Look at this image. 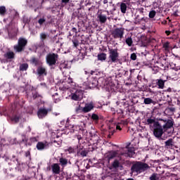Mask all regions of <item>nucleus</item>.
<instances>
[{
	"label": "nucleus",
	"instance_id": "nucleus-50",
	"mask_svg": "<svg viewBox=\"0 0 180 180\" xmlns=\"http://www.w3.org/2000/svg\"><path fill=\"white\" fill-rule=\"evenodd\" d=\"M114 133H115V131H111V134H108V137L109 139H110V136H113V134H114Z\"/></svg>",
	"mask_w": 180,
	"mask_h": 180
},
{
	"label": "nucleus",
	"instance_id": "nucleus-32",
	"mask_svg": "<svg viewBox=\"0 0 180 180\" xmlns=\"http://www.w3.org/2000/svg\"><path fill=\"white\" fill-rule=\"evenodd\" d=\"M30 141L31 143H26V146H32V143H37V141H39L37 137H32L30 139Z\"/></svg>",
	"mask_w": 180,
	"mask_h": 180
},
{
	"label": "nucleus",
	"instance_id": "nucleus-60",
	"mask_svg": "<svg viewBox=\"0 0 180 180\" xmlns=\"http://www.w3.org/2000/svg\"><path fill=\"white\" fill-rule=\"evenodd\" d=\"M103 4H108V0H103Z\"/></svg>",
	"mask_w": 180,
	"mask_h": 180
},
{
	"label": "nucleus",
	"instance_id": "nucleus-8",
	"mask_svg": "<svg viewBox=\"0 0 180 180\" xmlns=\"http://www.w3.org/2000/svg\"><path fill=\"white\" fill-rule=\"evenodd\" d=\"M94 108H95L94 103H86L84 107L79 105V107L76 108V112H84V113H88V112L93 110Z\"/></svg>",
	"mask_w": 180,
	"mask_h": 180
},
{
	"label": "nucleus",
	"instance_id": "nucleus-26",
	"mask_svg": "<svg viewBox=\"0 0 180 180\" xmlns=\"http://www.w3.org/2000/svg\"><path fill=\"white\" fill-rule=\"evenodd\" d=\"M125 43L129 46V47H131L133 46V39L131 37H129L125 39Z\"/></svg>",
	"mask_w": 180,
	"mask_h": 180
},
{
	"label": "nucleus",
	"instance_id": "nucleus-46",
	"mask_svg": "<svg viewBox=\"0 0 180 180\" xmlns=\"http://www.w3.org/2000/svg\"><path fill=\"white\" fill-rule=\"evenodd\" d=\"M148 20V18H146V17H143L141 19H139V22H147Z\"/></svg>",
	"mask_w": 180,
	"mask_h": 180
},
{
	"label": "nucleus",
	"instance_id": "nucleus-47",
	"mask_svg": "<svg viewBox=\"0 0 180 180\" xmlns=\"http://www.w3.org/2000/svg\"><path fill=\"white\" fill-rule=\"evenodd\" d=\"M0 113H5V112H6V108L5 107H1L0 108Z\"/></svg>",
	"mask_w": 180,
	"mask_h": 180
},
{
	"label": "nucleus",
	"instance_id": "nucleus-31",
	"mask_svg": "<svg viewBox=\"0 0 180 180\" xmlns=\"http://www.w3.org/2000/svg\"><path fill=\"white\" fill-rule=\"evenodd\" d=\"M162 47L163 49H165V51H169V49H171V47L169 46V42L167 41L164 43L162 44Z\"/></svg>",
	"mask_w": 180,
	"mask_h": 180
},
{
	"label": "nucleus",
	"instance_id": "nucleus-17",
	"mask_svg": "<svg viewBox=\"0 0 180 180\" xmlns=\"http://www.w3.org/2000/svg\"><path fill=\"white\" fill-rule=\"evenodd\" d=\"M89 151L84 148H79L77 152V157H86L88 155Z\"/></svg>",
	"mask_w": 180,
	"mask_h": 180
},
{
	"label": "nucleus",
	"instance_id": "nucleus-54",
	"mask_svg": "<svg viewBox=\"0 0 180 180\" xmlns=\"http://www.w3.org/2000/svg\"><path fill=\"white\" fill-rule=\"evenodd\" d=\"M169 110H170V112H175V108H170Z\"/></svg>",
	"mask_w": 180,
	"mask_h": 180
},
{
	"label": "nucleus",
	"instance_id": "nucleus-36",
	"mask_svg": "<svg viewBox=\"0 0 180 180\" xmlns=\"http://www.w3.org/2000/svg\"><path fill=\"white\" fill-rule=\"evenodd\" d=\"M70 3V0H61L60 8H64L67 4Z\"/></svg>",
	"mask_w": 180,
	"mask_h": 180
},
{
	"label": "nucleus",
	"instance_id": "nucleus-63",
	"mask_svg": "<svg viewBox=\"0 0 180 180\" xmlns=\"http://www.w3.org/2000/svg\"><path fill=\"white\" fill-rule=\"evenodd\" d=\"M29 130H30V131H31V130H32V129H30V127H29Z\"/></svg>",
	"mask_w": 180,
	"mask_h": 180
},
{
	"label": "nucleus",
	"instance_id": "nucleus-48",
	"mask_svg": "<svg viewBox=\"0 0 180 180\" xmlns=\"http://www.w3.org/2000/svg\"><path fill=\"white\" fill-rule=\"evenodd\" d=\"M68 151L69 154H72V153H74V148L70 147V148L68 149Z\"/></svg>",
	"mask_w": 180,
	"mask_h": 180
},
{
	"label": "nucleus",
	"instance_id": "nucleus-37",
	"mask_svg": "<svg viewBox=\"0 0 180 180\" xmlns=\"http://www.w3.org/2000/svg\"><path fill=\"white\" fill-rule=\"evenodd\" d=\"M156 12L155 11H151L149 12V18L150 19H153V18H155V15H156Z\"/></svg>",
	"mask_w": 180,
	"mask_h": 180
},
{
	"label": "nucleus",
	"instance_id": "nucleus-19",
	"mask_svg": "<svg viewBox=\"0 0 180 180\" xmlns=\"http://www.w3.org/2000/svg\"><path fill=\"white\" fill-rule=\"evenodd\" d=\"M10 119L13 123H18L20 120V116L18 115H13L10 117Z\"/></svg>",
	"mask_w": 180,
	"mask_h": 180
},
{
	"label": "nucleus",
	"instance_id": "nucleus-4",
	"mask_svg": "<svg viewBox=\"0 0 180 180\" xmlns=\"http://www.w3.org/2000/svg\"><path fill=\"white\" fill-rule=\"evenodd\" d=\"M120 53L117 48L113 49L108 46V63L112 64V63H118Z\"/></svg>",
	"mask_w": 180,
	"mask_h": 180
},
{
	"label": "nucleus",
	"instance_id": "nucleus-41",
	"mask_svg": "<svg viewBox=\"0 0 180 180\" xmlns=\"http://www.w3.org/2000/svg\"><path fill=\"white\" fill-rule=\"evenodd\" d=\"M130 58L131 60H132V61H136V60H137V55L136 54V53H131Z\"/></svg>",
	"mask_w": 180,
	"mask_h": 180
},
{
	"label": "nucleus",
	"instance_id": "nucleus-6",
	"mask_svg": "<svg viewBox=\"0 0 180 180\" xmlns=\"http://www.w3.org/2000/svg\"><path fill=\"white\" fill-rule=\"evenodd\" d=\"M111 35L113 39H120V40H122V39H123V36H124V28H115L111 31Z\"/></svg>",
	"mask_w": 180,
	"mask_h": 180
},
{
	"label": "nucleus",
	"instance_id": "nucleus-15",
	"mask_svg": "<svg viewBox=\"0 0 180 180\" xmlns=\"http://www.w3.org/2000/svg\"><path fill=\"white\" fill-rule=\"evenodd\" d=\"M15 56V52L12 51H7L4 54V57L6 58V60H14Z\"/></svg>",
	"mask_w": 180,
	"mask_h": 180
},
{
	"label": "nucleus",
	"instance_id": "nucleus-10",
	"mask_svg": "<svg viewBox=\"0 0 180 180\" xmlns=\"http://www.w3.org/2000/svg\"><path fill=\"white\" fill-rule=\"evenodd\" d=\"M37 75L38 77H47V68L42 65L38 66L37 68Z\"/></svg>",
	"mask_w": 180,
	"mask_h": 180
},
{
	"label": "nucleus",
	"instance_id": "nucleus-21",
	"mask_svg": "<svg viewBox=\"0 0 180 180\" xmlns=\"http://www.w3.org/2000/svg\"><path fill=\"white\" fill-rule=\"evenodd\" d=\"M97 58L98 61H105L106 60V53H98L97 56Z\"/></svg>",
	"mask_w": 180,
	"mask_h": 180
},
{
	"label": "nucleus",
	"instance_id": "nucleus-61",
	"mask_svg": "<svg viewBox=\"0 0 180 180\" xmlns=\"http://www.w3.org/2000/svg\"><path fill=\"white\" fill-rule=\"evenodd\" d=\"M140 18V15H136V19H141V18Z\"/></svg>",
	"mask_w": 180,
	"mask_h": 180
},
{
	"label": "nucleus",
	"instance_id": "nucleus-49",
	"mask_svg": "<svg viewBox=\"0 0 180 180\" xmlns=\"http://www.w3.org/2000/svg\"><path fill=\"white\" fill-rule=\"evenodd\" d=\"M53 99H54V102H55V103H58V102H60V101H61L60 98H53Z\"/></svg>",
	"mask_w": 180,
	"mask_h": 180
},
{
	"label": "nucleus",
	"instance_id": "nucleus-27",
	"mask_svg": "<svg viewBox=\"0 0 180 180\" xmlns=\"http://www.w3.org/2000/svg\"><path fill=\"white\" fill-rule=\"evenodd\" d=\"M150 180H160V174L153 173L150 177Z\"/></svg>",
	"mask_w": 180,
	"mask_h": 180
},
{
	"label": "nucleus",
	"instance_id": "nucleus-40",
	"mask_svg": "<svg viewBox=\"0 0 180 180\" xmlns=\"http://www.w3.org/2000/svg\"><path fill=\"white\" fill-rule=\"evenodd\" d=\"M11 110H12L13 113L18 112V108L16 107L15 104H13L11 105Z\"/></svg>",
	"mask_w": 180,
	"mask_h": 180
},
{
	"label": "nucleus",
	"instance_id": "nucleus-33",
	"mask_svg": "<svg viewBox=\"0 0 180 180\" xmlns=\"http://www.w3.org/2000/svg\"><path fill=\"white\" fill-rule=\"evenodd\" d=\"M20 140L22 143H25V144H27V136L25 134H22L20 136Z\"/></svg>",
	"mask_w": 180,
	"mask_h": 180
},
{
	"label": "nucleus",
	"instance_id": "nucleus-29",
	"mask_svg": "<svg viewBox=\"0 0 180 180\" xmlns=\"http://www.w3.org/2000/svg\"><path fill=\"white\" fill-rule=\"evenodd\" d=\"M143 103H145V105H151V103H154V101L150 98H145Z\"/></svg>",
	"mask_w": 180,
	"mask_h": 180
},
{
	"label": "nucleus",
	"instance_id": "nucleus-23",
	"mask_svg": "<svg viewBox=\"0 0 180 180\" xmlns=\"http://www.w3.org/2000/svg\"><path fill=\"white\" fill-rule=\"evenodd\" d=\"M120 11H121L122 13H126L127 11V5L126 4V3H121Z\"/></svg>",
	"mask_w": 180,
	"mask_h": 180
},
{
	"label": "nucleus",
	"instance_id": "nucleus-43",
	"mask_svg": "<svg viewBox=\"0 0 180 180\" xmlns=\"http://www.w3.org/2000/svg\"><path fill=\"white\" fill-rule=\"evenodd\" d=\"M91 119L93 120H96V121L99 120V116H98V115H96V114H92Z\"/></svg>",
	"mask_w": 180,
	"mask_h": 180
},
{
	"label": "nucleus",
	"instance_id": "nucleus-30",
	"mask_svg": "<svg viewBox=\"0 0 180 180\" xmlns=\"http://www.w3.org/2000/svg\"><path fill=\"white\" fill-rule=\"evenodd\" d=\"M65 68H68V63H62L59 65V69L60 71H63V70H65Z\"/></svg>",
	"mask_w": 180,
	"mask_h": 180
},
{
	"label": "nucleus",
	"instance_id": "nucleus-35",
	"mask_svg": "<svg viewBox=\"0 0 180 180\" xmlns=\"http://www.w3.org/2000/svg\"><path fill=\"white\" fill-rule=\"evenodd\" d=\"M32 98L33 99H37L39 98H41V95L39 94L37 91L32 92Z\"/></svg>",
	"mask_w": 180,
	"mask_h": 180
},
{
	"label": "nucleus",
	"instance_id": "nucleus-42",
	"mask_svg": "<svg viewBox=\"0 0 180 180\" xmlns=\"http://www.w3.org/2000/svg\"><path fill=\"white\" fill-rule=\"evenodd\" d=\"M44 22H46V19H44V18H39L38 20V23H39V26H42V25L44 23Z\"/></svg>",
	"mask_w": 180,
	"mask_h": 180
},
{
	"label": "nucleus",
	"instance_id": "nucleus-56",
	"mask_svg": "<svg viewBox=\"0 0 180 180\" xmlns=\"http://www.w3.org/2000/svg\"><path fill=\"white\" fill-rule=\"evenodd\" d=\"M167 92H172V89L171 87H169L167 90Z\"/></svg>",
	"mask_w": 180,
	"mask_h": 180
},
{
	"label": "nucleus",
	"instance_id": "nucleus-45",
	"mask_svg": "<svg viewBox=\"0 0 180 180\" xmlns=\"http://www.w3.org/2000/svg\"><path fill=\"white\" fill-rule=\"evenodd\" d=\"M72 43L75 47H78L79 42L78 41V39H74L72 40Z\"/></svg>",
	"mask_w": 180,
	"mask_h": 180
},
{
	"label": "nucleus",
	"instance_id": "nucleus-58",
	"mask_svg": "<svg viewBox=\"0 0 180 180\" xmlns=\"http://www.w3.org/2000/svg\"><path fill=\"white\" fill-rule=\"evenodd\" d=\"M53 98H56V96H58V93H55L53 95Z\"/></svg>",
	"mask_w": 180,
	"mask_h": 180
},
{
	"label": "nucleus",
	"instance_id": "nucleus-55",
	"mask_svg": "<svg viewBox=\"0 0 180 180\" xmlns=\"http://www.w3.org/2000/svg\"><path fill=\"white\" fill-rule=\"evenodd\" d=\"M116 129L117 130H122V127H120L119 125H117Z\"/></svg>",
	"mask_w": 180,
	"mask_h": 180
},
{
	"label": "nucleus",
	"instance_id": "nucleus-7",
	"mask_svg": "<svg viewBox=\"0 0 180 180\" xmlns=\"http://www.w3.org/2000/svg\"><path fill=\"white\" fill-rule=\"evenodd\" d=\"M58 58V55L57 53H49L46 56V63L49 67H53V65H56Z\"/></svg>",
	"mask_w": 180,
	"mask_h": 180
},
{
	"label": "nucleus",
	"instance_id": "nucleus-20",
	"mask_svg": "<svg viewBox=\"0 0 180 180\" xmlns=\"http://www.w3.org/2000/svg\"><path fill=\"white\" fill-rule=\"evenodd\" d=\"M48 37L49 35L46 32H41V34H39V39L43 44H44V41L47 40Z\"/></svg>",
	"mask_w": 180,
	"mask_h": 180
},
{
	"label": "nucleus",
	"instance_id": "nucleus-34",
	"mask_svg": "<svg viewBox=\"0 0 180 180\" xmlns=\"http://www.w3.org/2000/svg\"><path fill=\"white\" fill-rule=\"evenodd\" d=\"M59 162L61 164V165H67L68 164V160L65 158H60Z\"/></svg>",
	"mask_w": 180,
	"mask_h": 180
},
{
	"label": "nucleus",
	"instance_id": "nucleus-52",
	"mask_svg": "<svg viewBox=\"0 0 180 180\" xmlns=\"http://www.w3.org/2000/svg\"><path fill=\"white\" fill-rule=\"evenodd\" d=\"M68 84H74V82H72V79L71 78L68 79Z\"/></svg>",
	"mask_w": 180,
	"mask_h": 180
},
{
	"label": "nucleus",
	"instance_id": "nucleus-38",
	"mask_svg": "<svg viewBox=\"0 0 180 180\" xmlns=\"http://www.w3.org/2000/svg\"><path fill=\"white\" fill-rule=\"evenodd\" d=\"M119 165H120V163L117 160H115L112 163L113 168H119Z\"/></svg>",
	"mask_w": 180,
	"mask_h": 180
},
{
	"label": "nucleus",
	"instance_id": "nucleus-18",
	"mask_svg": "<svg viewBox=\"0 0 180 180\" xmlns=\"http://www.w3.org/2000/svg\"><path fill=\"white\" fill-rule=\"evenodd\" d=\"M8 37L11 39H15V37L17 36L18 34L15 30H11V29L8 30Z\"/></svg>",
	"mask_w": 180,
	"mask_h": 180
},
{
	"label": "nucleus",
	"instance_id": "nucleus-3",
	"mask_svg": "<svg viewBox=\"0 0 180 180\" xmlns=\"http://www.w3.org/2000/svg\"><path fill=\"white\" fill-rule=\"evenodd\" d=\"M148 169H150L148 164L140 161L136 162L131 167L132 174H141V172H145Z\"/></svg>",
	"mask_w": 180,
	"mask_h": 180
},
{
	"label": "nucleus",
	"instance_id": "nucleus-14",
	"mask_svg": "<svg viewBox=\"0 0 180 180\" xmlns=\"http://www.w3.org/2000/svg\"><path fill=\"white\" fill-rule=\"evenodd\" d=\"M165 82H167V80H164L162 79H156V85L158 86V89H164Z\"/></svg>",
	"mask_w": 180,
	"mask_h": 180
},
{
	"label": "nucleus",
	"instance_id": "nucleus-25",
	"mask_svg": "<svg viewBox=\"0 0 180 180\" xmlns=\"http://www.w3.org/2000/svg\"><path fill=\"white\" fill-rule=\"evenodd\" d=\"M98 18L99 19L100 23H106V20H108L106 15H99Z\"/></svg>",
	"mask_w": 180,
	"mask_h": 180
},
{
	"label": "nucleus",
	"instance_id": "nucleus-5",
	"mask_svg": "<svg viewBox=\"0 0 180 180\" xmlns=\"http://www.w3.org/2000/svg\"><path fill=\"white\" fill-rule=\"evenodd\" d=\"M26 46H27V39L20 37L17 44L13 46V50L15 53H22V51H25L26 49Z\"/></svg>",
	"mask_w": 180,
	"mask_h": 180
},
{
	"label": "nucleus",
	"instance_id": "nucleus-57",
	"mask_svg": "<svg viewBox=\"0 0 180 180\" xmlns=\"http://www.w3.org/2000/svg\"><path fill=\"white\" fill-rule=\"evenodd\" d=\"M139 13H141V15H143V13H144V12L143 11V8L139 10Z\"/></svg>",
	"mask_w": 180,
	"mask_h": 180
},
{
	"label": "nucleus",
	"instance_id": "nucleus-12",
	"mask_svg": "<svg viewBox=\"0 0 180 180\" xmlns=\"http://www.w3.org/2000/svg\"><path fill=\"white\" fill-rule=\"evenodd\" d=\"M165 147L167 150L172 149L173 147H175V142H174V139H169L165 142Z\"/></svg>",
	"mask_w": 180,
	"mask_h": 180
},
{
	"label": "nucleus",
	"instance_id": "nucleus-64",
	"mask_svg": "<svg viewBox=\"0 0 180 180\" xmlns=\"http://www.w3.org/2000/svg\"><path fill=\"white\" fill-rule=\"evenodd\" d=\"M94 86H96V83L94 84Z\"/></svg>",
	"mask_w": 180,
	"mask_h": 180
},
{
	"label": "nucleus",
	"instance_id": "nucleus-39",
	"mask_svg": "<svg viewBox=\"0 0 180 180\" xmlns=\"http://www.w3.org/2000/svg\"><path fill=\"white\" fill-rule=\"evenodd\" d=\"M74 33L77 35V33L78 32L77 31V29L75 27H72L71 30V32H70L69 36H73Z\"/></svg>",
	"mask_w": 180,
	"mask_h": 180
},
{
	"label": "nucleus",
	"instance_id": "nucleus-9",
	"mask_svg": "<svg viewBox=\"0 0 180 180\" xmlns=\"http://www.w3.org/2000/svg\"><path fill=\"white\" fill-rule=\"evenodd\" d=\"M53 112V105L50 103L44 102L43 107L38 109L37 113H50Z\"/></svg>",
	"mask_w": 180,
	"mask_h": 180
},
{
	"label": "nucleus",
	"instance_id": "nucleus-59",
	"mask_svg": "<svg viewBox=\"0 0 180 180\" xmlns=\"http://www.w3.org/2000/svg\"><path fill=\"white\" fill-rule=\"evenodd\" d=\"M162 25H167V20H164L163 22H162Z\"/></svg>",
	"mask_w": 180,
	"mask_h": 180
},
{
	"label": "nucleus",
	"instance_id": "nucleus-2",
	"mask_svg": "<svg viewBox=\"0 0 180 180\" xmlns=\"http://www.w3.org/2000/svg\"><path fill=\"white\" fill-rule=\"evenodd\" d=\"M130 143H129L125 148H124V151L121 152V153L119 155L118 150H112L109 152L107 155V158L108 161H110V160H113L115 157H120V155H124V157H129L131 158L132 157H134V155L136 153L134 152V147H129Z\"/></svg>",
	"mask_w": 180,
	"mask_h": 180
},
{
	"label": "nucleus",
	"instance_id": "nucleus-11",
	"mask_svg": "<svg viewBox=\"0 0 180 180\" xmlns=\"http://www.w3.org/2000/svg\"><path fill=\"white\" fill-rule=\"evenodd\" d=\"M30 64L32 65H34L35 67H40V65H43V63H41V60L39 58H36V56L31 57L30 60Z\"/></svg>",
	"mask_w": 180,
	"mask_h": 180
},
{
	"label": "nucleus",
	"instance_id": "nucleus-28",
	"mask_svg": "<svg viewBox=\"0 0 180 180\" xmlns=\"http://www.w3.org/2000/svg\"><path fill=\"white\" fill-rule=\"evenodd\" d=\"M6 14V7L5 6H0V15L1 16H5Z\"/></svg>",
	"mask_w": 180,
	"mask_h": 180
},
{
	"label": "nucleus",
	"instance_id": "nucleus-24",
	"mask_svg": "<svg viewBox=\"0 0 180 180\" xmlns=\"http://www.w3.org/2000/svg\"><path fill=\"white\" fill-rule=\"evenodd\" d=\"M29 68V64L27 63H22L20 65V71H27V69Z\"/></svg>",
	"mask_w": 180,
	"mask_h": 180
},
{
	"label": "nucleus",
	"instance_id": "nucleus-62",
	"mask_svg": "<svg viewBox=\"0 0 180 180\" xmlns=\"http://www.w3.org/2000/svg\"><path fill=\"white\" fill-rule=\"evenodd\" d=\"M127 180H134L133 178L127 179Z\"/></svg>",
	"mask_w": 180,
	"mask_h": 180
},
{
	"label": "nucleus",
	"instance_id": "nucleus-44",
	"mask_svg": "<svg viewBox=\"0 0 180 180\" xmlns=\"http://www.w3.org/2000/svg\"><path fill=\"white\" fill-rule=\"evenodd\" d=\"M37 116L39 119H43V117L47 116V113H38Z\"/></svg>",
	"mask_w": 180,
	"mask_h": 180
},
{
	"label": "nucleus",
	"instance_id": "nucleus-51",
	"mask_svg": "<svg viewBox=\"0 0 180 180\" xmlns=\"http://www.w3.org/2000/svg\"><path fill=\"white\" fill-rule=\"evenodd\" d=\"M117 113H123V110L120 109L116 110Z\"/></svg>",
	"mask_w": 180,
	"mask_h": 180
},
{
	"label": "nucleus",
	"instance_id": "nucleus-13",
	"mask_svg": "<svg viewBox=\"0 0 180 180\" xmlns=\"http://www.w3.org/2000/svg\"><path fill=\"white\" fill-rule=\"evenodd\" d=\"M45 148H49V143L47 142H38L37 143V149L39 151L45 150Z\"/></svg>",
	"mask_w": 180,
	"mask_h": 180
},
{
	"label": "nucleus",
	"instance_id": "nucleus-16",
	"mask_svg": "<svg viewBox=\"0 0 180 180\" xmlns=\"http://www.w3.org/2000/svg\"><path fill=\"white\" fill-rule=\"evenodd\" d=\"M51 169L53 172V174H55L56 175H58L60 174V165L58 163H54L51 165Z\"/></svg>",
	"mask_w": 180,
	"mask_h": 180
},
{
	"label": "nucleus",
	"instance_id": "nucleus-53",
	"mask_svg": "<svg viewBox=\"0 0 180 180\" xmlns=\"http://www.w3.org/2000/svg\"><path fill=\"white\" fill-rule=\"evenodd\" d=\"M165 33H166L167 36H169V34H171V31L166 30Z\"/></svg>",
	"mask_w": 180,
	"mask_h": 180
},
{
	"label": "nucleus",
	"instance_id": "nucleus-22",
	"mask_svg": "<svg viewBox=\"0 0 180 180\" xmlns=\"http://www.w3.org/2000/svg\"><path fill=\"white\" fill-rule=\"evenodd\" d=\"M71 98L72 101H81V97H79V92L76 91L75 94H72Z\"/></svg>",
	"mask_w": 180,
	"mask_h": 180
},
{
	"label": "nucleus",
	"instance_id": "nucleus-1",
	"mask_svg": "<svg viewBox=\"0 0 180 180\" xmlns=\"http://www.w3.org/2000/svg\"><path fill=\"white\" fill-rule=\"evenodd\" d=\"M163 120L165 122L163 126L161 125L159 122L151 118H148L146 122L149 125L150 130L153 131V135L156 139H158L159 140H166L167 137H162V134H164V133H167L169 136H172V134H174V120Z\"/></svg>",
	"mask_w": 180,
	"mask_h": 180
}]
</instances>
